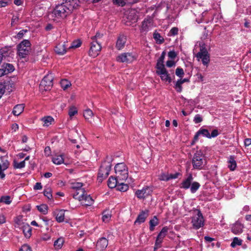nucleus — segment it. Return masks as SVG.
Listing matches in <instances>:
<instances>
[{
  "label": "nucleus",
  "mask_w": 251,
  "mask_h": 251,
  "mask_svg": "<svg viewBox=\"0 0 251 251\" xmlns=\"http://www.w3.org/2000/svg\"><path fill=\"white\" fill-rule=\"evenodd\" d=\"M74 6L70 1H66L57 5L53 11V14L57 18H64L73 10Z\"/></svg>",
  "instance_id": "f257e3e1"
},
{
  "label": "nucleus",
  "mask_w": 251,
  "mask_h": 251,
  "mask_svg": "<svg viewBox=\"0 0 251 251\" xmlns=\"http://www.w3.org/2000/svg\"><path fill=\"white\" fill-rule=\"evenodd\" d=\"M111 161L112 159L110 157H106V160L102 163L98 174L99 181H102L108 176L111 170Z\"/></svg>",
  "instance_id": "f03ea898"
},
{
  "label": "nucleus",
  "mask_w": 251,
  "mask_h": 251,
  "mask_svg": "<svg viewBox=\"0 0 251 251\" xmlns=\"http://www.w3.org/2000/svg\"><path fill=\"white\" fill-rule=\"evenodd\" d=\"M193 168L195 169H202L206 164V160L202 152L199 151L194 154L192 159Z\"/></svg>",
  "instance_id": "7ed1b4c3"
},
{
  "label": "nucleus",
  "mask_w": 251,
  "mask_h": 251,
  "mask_svg": "<svg viewBox=\"0 0 251 251\" xmlns=\"http://www.w3.org/2000/svg\"><path fill=\"white\" fill-rule=\"evenodd\" d=\"M31 43L28 40H24L18 46V53L21 58H25L31 50Z\"/></svg>",
  "instance_id": "20e7f679"
},
{
  "label": "nucleus",
  "mask_w": 251,
  "mask_h": 251,
  "mask_svg": "<svg viewBox=\"0 0 251 251\" xmlns=\"http://www.w3.org/2000/svg\"><path fill=\"white\" fill-rule=\"evenodd\" d=\"M115 172L116 177L119 180L125 181L128 177V169L123 163H118L115 166Z\"/></svg>",
  "instance_id": "39448f33"
},
{
  "label": "nucleus",
  "mask_w": 251,
  "mask_h": 251,
  "mask_svg": "<svg viewBox=\"0 0 251 251\" xmlns=\"http://www.w3.org/2000/svg\"><path fill=\"white\" fill-rule=\"evenodd\" d=\"M192 223L195 229H199L204 225V219L200 211L196 210L192 217Z\"/></svg>",
  "instance_id": "423d86ee"
},
{
  "label": "nucleus",
  "mask_w": 251,
  "mask_h": 251,
  "mask_svg": "<svg viewBox=\"0 0 251 251\" xmlns=\"http://www.w3.org/2000/svg\"><path fill=\"white\" fill-rule=\"evenodd\" d=\"M53 77L51 75H48L45 76L41 81L40 84V89L42 91H48L50 90L53 85Z\"/></svg>",
  "instance_id": "0eeeda50"
},
{
  "label": "nucleus",
  "mask_w": 251,
  "mask_h": 251,
  "mask_svg": "<svg viewBox=\"0 0 251 251\" xmlns=\"http://www.w3.org/2000/svg\"><path fill=\"white\" fill-rule=\"evenodd\" d=\"M101 49L100 43L98 41H93L91 44L89 54L92 57L97 56L100 53Z\"/></svg>",
  "instance_id": "6e6552de"
},
{
  "label": "nucleus",
  "mask_w": 251,
  "mask_h": 251,
  "mask_svg": "<svg viewBox=\"0 0 251 251\" xmlns=\"http://www.w3.org/2000/svg\"><path fill=\"white\" fill-rule=\"evenodd\" d=\"M135 59V55L129 52L122 53L116 58L117 61L122 63H130Z\"/></svg>",
  "instance_id": "1a4fd4ad"
},
{
  "label": "nucleus",
  "mask_w": 251,
  "mask_h": 251,
  "mask_svg": "<svg viewBox=\"0 0 251 251\" xmlns=\"http://www.w3.org/2000/svg\"><path fill=\"white\" fill-rule=\"evenodd\" d=\"M156 74L159 75L162 81L171 82L172 81L170 74L164 67L156 68Z\"/></svg>",
  "instance_id": "9d476101"
},
{
  "label": "nucleus",
  "mask_w": 251,
  "mask_h": 251,
  "mask_svg": "<svg viewBox=\"0 0 251 251\" xmlns=\"http://www.w3.org/2000/svg\"><path fill=\"white\" fill-rule=\"evenodd\" d=\"M197 57L201 59L203 65L207 66L210 62V56L207 50L202 48L201 49L200 51L197 53Z\"/></svg>",
  "instance_id": "9b49d317"
},
{
  "label": "nucleus",
  "mask_w": 251,
  "mask_h": 251,
  "mask_svg": "<svg viewBox=\"0 0 251 251\" xmlns=\"http://www.w3.org/2000/svg\"><path fill=\"white\" fill-rule=\"evenodd\" d=\"M152 192L151 188L150 187H144L141 190H138L136 192L137 197L139 199H145L151 195Z\"/></svg>",
  "instance_id": "f8f14e48"
},
{
  "label": "nucleus",
  "mask_w": 251,
  "mask_h": 251,
  "mask_svg": "<svg viewBox=\"0 0 251 251\" xmlns=\"http://www.w3.org/2000/svg\"><path fill=\"white\" fill-rule=\"evenodd\" d=\"M108 242V240L104 237L100 238L96 243L97 249L99 251L104 250L107 247Z\"/></svg>",
  "instance_id": "ddd939ff"
},
{
  "label": "nucleus",
  "mask_w": 251,
  "mask_h": 251,
  "mask_svg": "<svg viewBox=\"0 0 251 251\" xmlns=\"http://www.w3.org/2000/svg\"><path fill=\"white\" fill-rule=\"evenodd\" d=\"M126 42V37L124 35H120L117 39L116 47L118 50H121L125 47Z\"/></svg>",
  "instance_id": "4468645a"
},
{
  "label": "nucleus",
  "mask_w": 251,
  "mask_h": 251,
  "mask_svg": "<svg viewBox=\"0 0 251 251\" xmlns=\"http://www.w3.org/2000/svg\"><path fill=\"white\" fill-rule=\"evenodd\" d=\"M243 225L237 221L233 225L232 231L235 234H240L243 232Z\"/></svg>",
  "instance_id": "2eb2a0df"
},
{
  "label": "nucleus",
  "mask_w": 251,
  "mask_h": 251,
  "mask_svg": "<svg viewBox=\"0 0 251 251\" xmlns=\"http://www.w3.org/2000/svg\"><path fill=\"white\" fill-rule=\"evenodd\" d=\"M151 19L144 20L142 23V25L140 29L141 31L143 32L148 31L149 30L150 28L151 27Z\"/></svg>",
  "instance_id": "dca6fc26"
},
{
  "label": "nucleus",
  "mask_w": 251,
  "mask_h": 251,
  "mask_svg": "<svg viewBox=\"0 0 251 251\" xmlns=\"http://www.w3.org/2000/svg\"><path fill=\"white\" fill-rule=\"evenodd\" d=\"M56 221L61 223L64 221L65 217V211L64 210H57L54 212Z\"/></svg>",
  "instance_id": "f3484780"
},
{
  "label": "nucleus",
  "mask_w": 251,
  "mask_h": 251,
  "mask_svg": "<svg viewBox=\"0 0 251 251\" xmlns=\"http://www.w3.org/2000/svg\"><path fill=\"white\" fill-rule=\"evenodd\" d=\"M83 200L80 201L81 203L85 206H91L93 204L94 200L89 195L86 193Z\"/></svg>",
  "instance_id": "a211bd4d"
},
{
  "label": "nucleus",
  "mask_w": 251,
  "mask_h": 251,
  "mask_svg": "<svg viewBox=\"0 0 251 251\" xmlns=\"http://www.w3.org/2000/svg\"><path fill=\"white\" fill-rule=\"evenodd\" d=\"M119 181V179H117V177L116 176V177H114L113 176H111L108 180L107 185L109 188H114L117 187Z\"/></svg>",
  "instance_id": "6ab92c4d"
},
{
  "label": "nucleus",
  "mask_w": 251,
  "mask_h": 251,
  "mask_svg": "<svg viewBox=\"0 0 251 251\" xmlns=\"http://www.w3.org/2000/svg\"><path fill=\"white\" fill-rule=\"evenodd\" d=\"M193 179L192 175L190 174L188 177L182 182L181 187L185 189H188L190 187Z\"/></svg>",
  "instance_id": "aec40b11"
},
{
  "label": "nucleus",
  "mask_w": 251,
  "mask_h": 251,
  "mask_svg": "<svg viewBox=\"0 0 251 251\" xmlns=\"http://www.w3.org/2000/svg\"><path fill=\"white\" fill-rule=\"evenodd\" d=\"M227 163L228 168L230 171H233L235 170L237 167V164L233 156H230L229 157L227 161Z\"/></svg>",
  "instance_id": "412c9836"
},
{
  "label": "nucleus",
  "mask_w": 251,
  "mask_h": 251,
  "mask_svg": "<svg viewBox=\"0 0 251 251\" xmlns=\"http://www.w3.org/2000/svg\"><path fill=\"white\" fill-rule=\"evenodd\" d=\"M86 192L83 189H78L74 194V198L80 201L81 200H83V198L86 195Z\"/></svg>",
  "instance_id": "4be33fe9"
},
{
  "label": "nucleus",
  "mask_w": 251,
  "mask_h": 251,
  "mask_svg": "<svg viewBox=\"0 0 251 251\" xmlns=\"http://www.w3.org/2000/svg\"><path fill=\"white\" fill-rule=\"evenodd\" d=\"M55 51L58 54H63L66 51V48L64 44H59L55 48Z\"/></svg>",
  "instance_id": "5701e85b"
},
{
  "label": "nucleus",
  "mask_w": 251,
  "mask_h": 251,
  "mask_svg": "<svg viewBox=\"0 0 251 251\" xmlns=\"http://www.w3.org/2000/svg\"><path fill=\"white\" fill-rule=\"evenodd\" d=\"M23 232L26 238H29L31 233V227L28 224H24L22 226Z\"/></svg>",
  "instance_id": "b1692460"
},
{
  "label": "nucleus",
  "mask_w": 251,
  "mask_h": 251,
  "mask_svg": "<svg viewBox=\"0 0 251 251\" xmlns=\"http://www.w3.org/2000/svg\"><path fill=\"white\" fill-rule=\"evenodd\" d=\"M24 107V104H22L16 105L13 110V114L15 116H19L23 112Z\"/></svg>",
  "instance_id": "393cba45"
},
{
  "label": "nucleus",
  "mask_w": 251,
  "mask_h": 251,
  "mask_svg": "<svg viewBox=\"0 0 251 251\" xmlns=\"http://www.w3.org/2000/svg\"><path fill=\"white\" fill-rule=\"evenodd\" d=\"M83 116L88 122L91 123V120L93 118L94 113L91 109H87L84 111Z\"/></svg>",
  "instance_id": "a878e982"
},
{
  "label": "nucleus",
  "mask_w": 251,
  "mask_h": 251,
  "mask_svg": "<svg viewBox=\"0 0 251 251\" xmlns=\"http://www.w3.org/2000/svg\"><path fill=\"white\" fill-rule=\"evenodd\" d=\"M52 161L53 163L60 165L64 162V158L62 154L61 155H55L52 159Z\"/></svg>",
  "instance_id": "bb28decb"
},
{
  "label": "nucleus",
  "mask_w": 251,
  "mask_h": 251,
  "mask_svg": "<svg viewBox=\"0 0 251 251\" xmlns=\"http://www.w3.org/2000/svg\"><path fill=\"white\" fill-rule=\"evenodd\" d=\"M124 181L119 180L118 184L116 187L117 189L120 191L125 192L128 189V186L126 184H125Z\"/></svg>",
  "instance_id": "cd10ccee"
},
{
  "label": "nucleus",
  "mask_w": 251,
  "mask_h": 251,
  "mask_svg": "<svg viewBox=\"0 0 251 251\" xmlns=\"http://www.w3.org/2000/svg\"><path fill=\"white\" fill-rule=\"evenodd\" d=\"M42 121L44 123L43 126H49L54 122V119L50 116H47L42 118Z\"/></svg>",
  "instance_id": "c85d7f7f"
},
{
  "label": "nucleus",
  "mask_w": 251,
  "mask_h": 251,
  "mask_svg": "<svg viewBox=\"0 0 251 251\" xmlns=\"http://www.w3.org/2000/svg\"><path fill=\"white\" fill-rule=\"evenodd\" d=\"M148 216V211L147 212H142L137 218L135 222V223H142L145 222L146 219L147 218Z\"/></svg>",
  "instance_id": "c756f323"
},
{
  "label": "nucleus",
  "mask_w": 251,
  "mask_h": 251,
  "mask_svg": "<svg viewBox=\"0 0 251 251\" xmlns=\"http://www.w3.org/2000/svg\"><path fill=\"white\" fill-rule=\"evenodd\" d=\"M4 87L9 92H11L15 88V85L13 81L9 80L5 83Z\"/></svg>",
  "instance_id": "7c9ffc66"
},
{
  "label": "nucleus",
  "mask_w": 251,
  "mask_h": 251,
  "mask_svg": "<svg viewBox=\"0 0 251 251\" xmlns=\"http://www.w3.org/2000/svg\"><path fill=\"white\" fill-rule=\"evenodd\" d=\"M64 242V239L59 238L56 240L54 243V246L56 249H60L62 248Z\"/></svg>",
  "instance_id": "2f4dec72"
},
{
  "label": "nucleus",
  "mask_w": 251,
  "mask_h": 251,
  "mask_svg": "<svg viewBox=\"0 0 251 251\" xmlns=\"http://www.w3.org/2000/svg\"><path fill=\"white\" fill-rule=\"evenodd\" d=\"M165 54L166 53H165V51H163L162 53L161 56L159 57V58L158 59V60L157 61L156 68L161 67L162 66L164 67L163 62H164V60L165 58Z\"/></svg>",
  "instance_id": "473e14b6"
},
{
  "label": "nucleus",
  "mask_w": 251,
  "mask_h": 251,
  "mask_svg": "<svg viewBox=\"0 0 251 251\" xmlns=\"http://www.w3.org/2000/svg\"><path fill=\"white\" fill-rule=\"evenodd\" d=\"M158 224V219L156 216H154L153 218L150 220V229L151 231H153L154 230V227L156 226Z\"/></svg>",
  "instance_id": "72a5a7b5"
},
{
  "label": "nucleus",
  "mask_w": 251,
  "mask_h": 251,
  "mask_svg": "<svg viewBox=\"0 0 251 251\" xmlns=\"http://www.w3.org/2000/svg\"><path fill=\"white\" fill-rule=\"evenodd\" d=\"M76 114H77V108L74 106H72L70 107L69 111H68V114L70 116V118L71 119H72V117L74 116H75V115H76Z\"/></svg>",
  "instance_id": "f704fd0d"
},
{
  "label": "nucleus",
  "mask_w": 251,
  "mask_h": 251,
  "mask_svg": "<svg viewBox=\"0 0 251 251\" xmlns=\"http://www.w3.org/2000/svg\"><path fill=\"white\" fill-rule=\"evenodd\" d=\"M61 87L65 90L71 86V83L67 79H63L60 82Z\"/></svg>",
  "instance_id": "c9c22d12"
},
{
  "label": "nucleus",
  "mask_w": 251,
  "mask_h": 251,
  "mask_svg": "<svg viewBox=\"0 0 251 251\" xmlns=\"http://www.w3.org/2000/svg\"><path fill=\"white\" fill-rule=\"evenodd\" d=\"M13 165L15 169H22L25 166V160L22 161L20 162L16 160L13 162Z\"/></svg>",
  "instance_id": "e433bc0d"
},
{
  "label": "nucleus",
  "mask_w": 251,
  "mask_h": 251,
  "mask_svg": "<svg viewBox=\"0 0 251 251\" xmlns=\"http://www.w3.org/2000/svg\"><path fill=\"white\" fill-rule=\"evenodd\" d=\"M111 217V213L107 211H105L103 213L102 221L105 223L108 222Z\"/></svg>",
  "instance_id": "4c0bfd02"
},
{
  "label": "nucleus",
  "mask_w": 251,
  "mask_h": 251,
  "mask_svg": "<svg viewBox=\"0 0 251 251\" xmlns=\"http://www.w3.org/2000/svg\"><path fill=\"white\" fill-rule=\"evenodd\" d=\"M71 188L73 189H76V191L78 189H82L81 187L83 186V184L81 182H74L71 183Z\"/></svg>",
  "instance_id": "58836bf2"
},
{
  "label": "nucleus",
  "mask_w": 251,
  "mask_h": 251,
  "mask_svg": "<svg viewBox=\"0 0 251 251\" xmlns=\"http://www.w3.org/2000/svg\"><path fill=\"white\" fill-rule=\"evenodd\" d=\"M38 210L44 214H46L48 212V206L46 204H41L37 206Z\"/></svg>",
  "instance_id": "ea45409f"
},
{
  "label": "nucleus",
  "mask_w": 251,
  "mask_h": 251,
  "mask_svg": "<svg viewBox=\"0 0 251 251\" xmlns=\"http://www.w3.org/2000/svg\"><path fill=\"white\" fill-rule=\"evenodd\" d=\"M168 228L167 227H164L158 235L157 237L163 240L166 236Z\"/></svg>",
  "instance_id": "a19ab883"
},
{
  "label": "nucleus",
  "mask_w": 251,
  "mask_h": 251,
  "mask_svg": "<svg viewBox=\"0 0 251 251\" xmlns=\"http://www.w3.org/2000/svg\"><path fill=\"white\" fill-rule=\"evenodd\" d=\"M3 66L4 67V69L6 71V73H7V74L12 72L14 70V66L12 64L6 63L3 64Z\"/></svg>",
  "instance_id": "79ce46f5"
},
{
  "label": "nucleus",
  "mask_w": 251,
  "mask_h": 251,
  "mask_svg": "<svg viewBox=\"0 0 251 251\" xmlns=\"http://www.w3.org/2000/svg\"><path fill=\"white\" fill-rule=\"evenodd\" d=\"M182 83H181V81H180L179 80H178L176 82L175 85L174 86V88L176 91V92L178 93H180L182 91Z\"/></svg>",
  "instance_id": "37998d69"
},
{
  "label": "nucleus",
  "mask_w": 251,
  "mask_h": 251,
  "mask_svg": "<svg viewBox=\"0 0 251 251\" xmlns=\"http://www.w3.org/2000/svg\"><path fill=\"white\" fill-rule=\"evenodd\" d=\"M200 184L197 182H194L192 183L190 187L191 191L194 193L197 191V190L200 188Z\"/></svg>",
  "instance_id": "c03bdc74"
},
{
  "label": "nucleus",
  "mask_w": 251,
  "mask_h": 251,
  "mask_svg": "<svg viewBox=\"0 0 251 251\" xmlns=\"http://www.w3.org/2000/svg\"><path fill=\"white\" fill-rule=\"evenodd\" d=\"M5 158L6 157H1V160L2 162V164L1 165L3 168V171L6 170L8 168L9 165V162L7 161V159H5Z\"/></svg>",
  "instance_id": "a18cd8bd"
},
{
  "label": "nucleus",
  "mask_w": 251,
  "mask_h": 251,
  "mask_svg": "<svg viewBox=\"0 0 251 251\" xmlns=\"http://www.w3.org/2000/svg\"><path fill=\"white\" fill-rule=\"evenodd\" d=\"M242 241L241 239H238L237 237H234L233 242L231 244V246L232 248L235 247L237 245H241Z\"/></svg>",
  "instance_id": "49530a36"
},
{
  "label": "nucleus",
  "mask_w": 251,
  "mask_h": 251,
  "mask_svg": "<svg viewBox=\"0 0 251 251\" xmlns=\"http://www.w3.org/2000/svg\"><path fill=\"white\" fill-rule=\"evenodd\" d=\"M44 194L48 199L50 200L52 199L51 190L50 188L48 187L45 189L44 191Z\"/></svg>",
  "instance_id": "de8ad7c7"
},
{
  "label": "nucleus",
  "mask_w": 251,
  "mask_h": 251,
  "mask_svg": "<svg viewBox=\"0 0 251 251\" xmlns=\"http://www.w3.org/2000/svg\"><path fill=\"white\" fill-rule=\"evenodd\" d=\"M0 202H3L5 204H10L11 203L10 197L8 196H2L0 199Z\"/></svg>",
  "instance_id": "09e8293b"
},
{
  "label": "nucleus",
  "mask_w": 251,
  "mask_h": 251,
  "mask_svg": "<svg viewBox=\"0 0 251 251\" xmlns=\"http://www.w3.org/2000/svg\"><path fill=\"white\" fill-rule=\"evenodd\" d=\"M103 34L100 32H98L95 36L92 37L93 41H98L100 43V40L103 37Z\"/></svg>",
  "instance_id": "8fccbe9b"
},
{
  "label": "nucleus",
  "mask_w": 251,
  "mask_h": 251,
  "mask_svg": "<svg viewBox=\"0 0 251 251\" xmlns=\"http://www.w3.org/2000/svg\"><path fill=\"white\" fill-rule=\"evenodd\" d=\"M127 0H113V3L118 6H124Z\"/></svg>",
  "instance_id": "3c124183"
},
{
  "label": "nucleus",
  "mask_w": 251,
  "mask_h": 251,
  "mask_svg": "<svg viewBox=\"0 0 251 251\" xmlns=\"http://www.w3.org/2000/svg\"><path fill=\"white\" fill-rule=\"evenodd\" d=\"M176 75L179 77L182 78L184 75L183 70L180 68H176Z\"/></svg>",
  "instance_id": "603ef678"
},
{
  "label": "nucleus",
  "mask_w": 251,
  "mask_h": 251,
  "mask_svg": "<svg viewBox=\"0 0 251 251\" xmlns=\"http://www.w3.org/2000/svg\"><path fill=\"white\" fill-rule=\"evenodd\" d=\"M15 223L18 226H21V227L22 228V226H23L24 225V224H26V223H24L23 220H22V217H17L16 219H15Z\"/></svg>",
  "instance_id": "864d4df0"
},
{
  "label": "nucleus",
  "mask_w": 251,
  "mask_h": 251,
  "mask_svg": "<svg viewBox=\"0 0 251 251\" xmlns=\"http://www.w3.org/2000/svg\"><path fill=\"white\" fill-rule=\"evenodd\" d=\"M199 132L201 134L203 135V136H206L208 138H210V133L207 129H202L199 130Z\"/></svg>",
  "instance_id": "5fc2aeb1"
},
{
  "label": "nucleus",
  "mask_w": 251,
  "mask_h": 251,
  "mask_svg": "<svg viewBox=\"0 0 251 251\" xmlns=\"http://www.w3.org/2000/svg\"><path fill=\"white\" fill-rule=\"evenodd\" d=\"M162 241V239H160L157 237L154 246V250L157 249L160 247Z\"/></svg>",
  "instance_id": "6e6d98bb"
},
{
  "label": "nucleus",
  "mask_w": 251,
  "mask_h": 251,
  "mask_svg": "<svg viewBox=\"0 0 251 251\" xmlns=\"http://www.w3.org/2000/svg\"><path fill=\"white\" fill-rule=\"evenodd\" d=\"M154 38L156 40L157 42H158L159 43H162L163 42V39H161V37L159 33H154L153 34Z\"/></svg>",
  "instance_id": "4d7b16f0"
},
{
  "label": "nucleus",
  "mask_w": 251,
  "mask_h": 251,
  "mask_svg": "<svg viewBox=\"0 0 251 251\" xmlns=\"http://www.w3.org/2000/svg\"><path fill=\"white\" fill-rule=\"evenodd\" d=\"M27 32V30H22L17 34L16 38L19 39L23 37L24 35Z\"/></svg>",
  "instance_id": "13d9d810"
},
{
  "label": "nucleus",
  "mask_w": 251,
  "mask_h": 251,
  "mask_svg": "<svg viewBox=\"0 0 251 251\" xmlns=\"http://www.w3.org/2000/svg\"><path fill=\"white\" fill-rule=\"evenodd\" d=\"M159 178L160 180H165V181H168L169 180V174H161L160 176H159Z\"/></svg>",
  "instance_id": "bf43d9fd"
},
{
  "label": "nucleus",
  "mask_w": 251,
  "mask_h": 251,
  "mask_svg": "<svg viewBox=\"0 0 251 251\" xmlns=\"http://www.w3.org/2000/svg\"><path fill=\"white\" fill-rule=\"evenodd\" d=\"M81 44V43L80 40H77V41H74L72 43L71 47L73 48H78L80 46Z\"/></svg>",
  "instance_id": "052dcab7"
},
{
  "label": "nucleus",
  "mask_w": 251,
  "mask_h": 251,
  "mask_svg": "<svg viewBox=\"0 0 251 251\" xmlns=\"http://www.w3.org/2000/svg\"><path fill=\"white\" fill-rule=\"evenodd\" d=\"M20 251H31V250L28 245H24L22 246Z\"/></svg>",
  "instance_id": "680f3d73"
},
{
  "label": "nucleus",
  "mask_w": 251,
  "mask_h": 251,
  "mask_svg": "<svg viewBox=\"0 0 251 251\" xmlns=\"http://www.w3.org/2000/svg\"><path fill=\"white\" fill-rule=\"evenodd\" d=\"M202 121V118L199 115H196L194 119V121L196 124L201 123Z\"/></svg>",
  "instance_id": "e2e57ef3"
},
{
  "label": "nucleus",
  "mask_w": 251,
  "mask_h": 251,
  "mask_svg": "<svg viewBox=\"0 0 251 251\" xmlns=\"http://www.w3.org/2000/svg\"><path fill=\"white\" fill-rule=\"evenodd\" d=\"M178 29L177 27L172 28L170 31V34L172 35H176L178 34Z\"/></svg>",
  "instance_id": "0e129e2a"
},
{
  "label": "nucleus",
  "mask_w": 251,
  "mask_h": 251,
  "mask_svg": "<svg viewBox=\"0 0 251 251\" xmlns=\"http://www.w3.org/2000/svg\"><path fill=\"white\" fill-rule=\"evenodd\" d=\"M219 134V132L217 129H214L212 132L211 134H210V138L212 137H215Z\"/></svg>",
  "instance_id": "69168bd1"
},
{
  "label": "nucleus",
  "mask_w": 251,
  "mask_h": 251,
  "mask_svg": "<svg viewBox=\"0 0 251 251\" xmlns=\"http://www.w3.org/2000/svg\"><path fill=\"white\" fill-rule=\"evenodd\" d=\"M168 56L172 59H174L176 56V54L174 51H170L168 53Z\"/></svg>",
  "instance_id": "338daca9"
},
{
  "label": "nucleus",
  "mask_w": 251,
  "mask_h": 251,
  "mask_svg": "<svg viewBox=\"0 0 251 251\" xmlns=\"http://www.w3.org/2000/svg\"><path fill=\"white\" fill-rule=\"evenodd\" d=\"M6 74H7V73H6V71L4 69V67L2 65L1 67V68H0V77Z\"/></svg>",
  "instance_id": "774afa93"
}]
</instances>
